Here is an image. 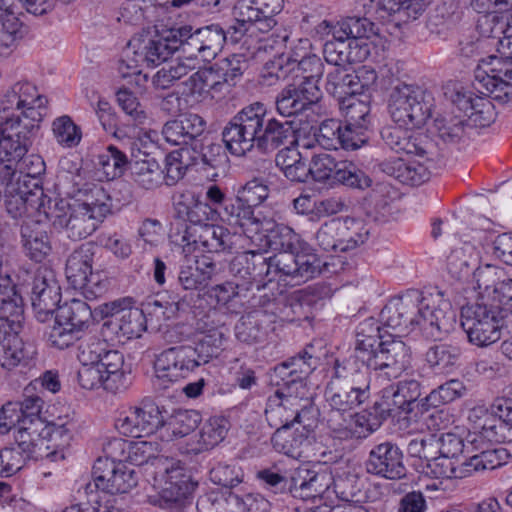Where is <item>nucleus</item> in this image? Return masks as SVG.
Returning <instances> with one entry per match:
<instances>
[{"label": "nucleus", "mask_w": 512, "mask_h": 512, "mask_svg": "<svg viewBox=\"0 0 512 512\" xmlns=\"http://www.w3.org/2000/svg\"><path fill=\"white\" fill-rule=\"evenodd\" d=\"M225 148L236 157L256 151L263 155L274 153L275 165L283 172L302 157L290 145L296 142L294 122L271 116L266 105L253 102L241 108L221 131Z\"/></svg>", "instance_id": "nucleus-1"}, {"label": "nucleus", "mask_w": 512, "mask_h": 512, "mask_svg": "<svg viewBox=\"0 0 512 512\" xmlns=\"http://www.w3.org/2000/svg\"><path fill=\"white\" fill-rule=\"evenodd\" d=\"M385 326L409 332L418 327L427 339L441 340L456 324V311L448 301L430 307L429 299L417 289L391 298L380 313Z\"/></svg>", "instance_id": "nucleus-2"}, {"label": "nucleus", "mask_w": 512, "mask_h": 512, "mask_svg": "<svg viewBox=\"0 0 512 512\" xmlns=\"http://www.w3.org/2000/svg\"><path fill=\"white\" fill-rule=\"evenodd\" d=\"M433 101L426 89L398 82L389 95V113L396 124L406 129L420 128L431 116Z\"/></svg>", "instance_id": "nucleus-3"}, {"label": "nucleus", "mask_w": 512, "mask_h": 512, "mask_svg": "<svg viewBox=\"0 0 512 512\" xmlns=\"http://www.w3.org/2000/svg\"><path fill=\"white\" fill-rule=\"evenodd\" d=\"M499 56L482 59L475 69L478 89L485 88L501 102L512 101V33L498 41Z\"/></svg>", "instance_id": "nucleus-4"}, {"label": "nucleus", "mask_w": 512, "mask_h": 512, "mask_svg": "<svg viewBox=\"0 0 512 512\" xmlns=\"http://www.w3.org/2000/svg\"><path fill=\"white\" fill-rule=\"evenodd\" d=\"M39 131V126L25 121H7L0 126L1 178H11L19 162L28 153Z\"/></svg>", "instance_id": "nucleus-5"}, {"label": "nucleus", "mask_w": 512, "mask_h": 512, "mask_svg": "<svg viewBox=\"0 0 512 512\" xmlns=\"http://www.w3.org/2000/svg\"><path fill=\"white\" fill-rule=\"evenodd\" d=\"M310 169L312 178L318 182L331 181L362 190L370 187L372 183L371 178L353 162L338 161L328 153L314 155L310 162Z\"/></svg>", "instance_id": "nucleus-6"}, {"label": "nucleus", "mask_w": 512, "mask_h": 512, "mask_svg": "<svg viewBox=\"0 0 512 512\" xmlns=\"http://www.w3.org/2000/svg\"><path fill=\"white\" fill-rule=\"evenodd\" d=\"M377 78L376 71L366 65L357 70L352 66L328 68L325 89L338 102H342L351 96L364 95L376 84Z\"/></svg>", "instance_id": "nucleus-7"}, {"label": "nucleus", "mask_w": 512, "mask_h": 512, "mask_svg": "<svg viewBox=\"0 0 512 512\" xmlns=\"http://www.w3.org/2000/svg\"><path fill=\"white\" fill-rule=\"evenodd\" d=\"M410 347L399 337L389 335L378 344L377 350L364 366L385 380L398 378L410 365Z\"/></svg>", "instance_id": "nucleus-8"}, {"label": "nucleus", "mask_w": 512, "mask_h": 512, "mask_svg": "<svg viewBox=\"0 0 512 512\" xmlns=\"http://www.w3.org/2000/svg\"><path fill=\"white\" fill-rule=\"evenodd\" d=\"M167 411L151 400H144L139 406L130 407L115 422L116 429L123 435L141 438L150 436L165 428Z\"/></svg>", "instance_id": "nucleus-9"}, {"label": "nucleus", "mask_w": 512, "mask_h": 512, "mask_svg": "<svg viewBox=\"0 0 512 512\" xmlns=\"http://www.w3.org/2000/svg\"><path fill=\"white\" fill-rule=\"evenodd\" d=\"M271 75L278 80L286 79L290 74H295L294 81L301 84L302 87H314L317 91H321L318 82L323 76L324 65L320 57L315 54L299 55L294 52L292 55L281 56L272 63Z\"/></svg>", "instance_id": "nucleus-10"}, {"label": "nucleus", "mask_w": 512, "mask_h": 512, "mask_svg": "<svg viewBox=\"0 0 512 512\" xmlns=\"http://www.w3.org/2000/svg\"><path fill=\"white\" fill-rule=\"evenodd\" d=\"M192 346H173L156 355L154 360L155 384L165 389L170 383L185 378L197 368Z\"/></svg>", "instance_id": "nucleus-11"}, {"label": "nucleus", "mask_w": 512, "mask_h": 512, "mask_svg": "<svg viewBox=\"0 0 512 512\" xmlns=\"http://www.w3.org/2000/svg\"><path fill=\"white\" fill-rule=\"evenodd\" d=\"M170 237L177 245H195L208 253H232L235 249V235L227 228L214 224L202 226L201 229L185 227L181 233H172Z\"/></svg>", "instance_id": "nucleus-12"}, {"label": "nucleus", "mask_w": 512, "mask_h": 512, "mask_svg": "<svg viewBox=\"0 0 512 512\" xmlns=\"http://www.w3.org/2000/svg\"><path fill=\"white\" fill-rule=\"evenodd\" d=\"M23 272L31 279V303L37 317L44 321L60 306L61 288L52 269L41 266L31 275L28 270Z\"/></svg>", "instance_id": "nucleus-13"}, {"label": "nucleus", "mask_w": 512, "mask_h": 512, "mask_svg": "<svg viewBox=\"0 0 512 512\" xmlns=\"http://www.w3.org/2000/svg\"><path fill=\"white\" fill-rule=\"evenodd\" d=\"M364 468L367 474L387 480H400L407 474L403 452L391 441L374 445L364 462Z\"/></svg>", "instance_id": "nucleus-14"}, {"label": "nucleus", "mask_w": 512, "mask_h": 512, "mask_svg": "<svg viewBox=\"0 0 512 512\" xmlns=\"http://www.w3.org/2000/svg\"><path fill=\"white\" fill-rule=\"evenodd\" d=\"M314 346L306 345L298 354L277 364L274 372L283 381V388L305 393L306 380L317 368L319 356L314 354Z\"/></svg>", "instance_id": "nucleus-15"}, {"label": "nucleus", "mask_w": 512, "mask_h": 512, "mask_svg": "<svg viewBox=\"0 0 512 512\" xmlns=\"http://www.w3.org/2000/svg\"><path fill=\"white\" fill-rule=\"evenodd\" d=\"M207 128L206 120L192 112L180 113L176 118L167 121L162 128L164 139L181 148H192L194 142L204 137Z\"/></svg>", "instance_id": "nucleus-16"}, {"label": "nucleus", "mask_w": 512, "mask_h": 512, "mask_svg": "<svg viewBox=\"0 0 512 512\" xmlns=\"http://www.w3.org/2000/svg\"><path fill=\"white\" fill-rule=\"evenodd\" d=\"M403 126H387L381 130V137L385 145L397 153H406L419 157L433 154L435 145L428 135L413 133Z\"/></svg>", "instance_id": "nucleus-17"}, {"label": "nucleus", "mask_w": 512, "mask_h": 512, "mask_svg": "<svg viewBox=\"0 0 512 512\" xmlns=\"http://www.w3.org/2000/svg\"><path fill=\"white\" fill-rule=\"evenodd\" d=\"M305 393L294 390H286L283 387L267 399L265 417L268 424L280 429H288L295 423V409L300 406V400Z\"/></svg>", "instance_id": "nucleus-18"}, {"label": "nucleus", "mask_w": 512, "mask_h": 512, "mask_svg": "<svg viewBox=\"0 0 512 512\" xmlns=\"http://www.w3.org/2000/svg\"><path fill=\"white\" fill-rule=\"evenodd\" d=\"M327 426L333 437L339 440L364 439L372 432L371 419L365 413L329 411Z\"/></svg>", "instance_id": "nucleus-19"}, {"label": "nucleus", "mask_w": 512, "mask_h": 512, "mask_svg": "<svg viewBox=\"0 0 512 512\" xmlns=\"http://www.w3.org/2000/svg\"><path fill=\"white\" fill-rule=\"evenodd\" d=\"M321 96V91H317L314 87H302L301 84L293 81L276 96V110L284 117L295 116L317 103Z\"/></svg>", "instance_id": "nucleus-20"}, {"label": "nucleus", "mask_w": 512, "mask_h": 512, "mask_svg": "<svg viewBox=\"0 0 512 512\" xmlns=\"http://www.w3.org/2000/svg\"><path fill=\"white\" fill-rule=\"evenodd\" d=\"M220 219L230 226L240 227L245 234L261 233V227H267L270 218L255 212V208L239 201L238 197L226 203L224 211H220Z\"/></svg>", "instance_id": "nucleus-21"}, {"label": "nucleus", "mask_w": 512, "mask_h": 512, "mask_svg": "<svg viewBox=\"0 0 512 512\" xmlns=\"http://www.w3.org/2000/svg\"><path fill=\"white\" fill-rule=\"evenodd\" d=\"M332 483L333 477L330 473L297 468L293 471L291 496L302 500L322 498Z\"/></svg>", "instance_id": "nucleus-22"}, {"label": "nucleus", "mask_w": 512, "mask_h": 512, "mask_svg": "<svg viewBox=\"0 0 512 512\" xmlns=\"http://www.w3.org/2000/svg\"><path fill=\"white\" fill-rule=\"evenodd\" d=\"M369 54L368 44L355 40L327 41L323 47V56L329 68L349 67L353 63L364 61Z\"/></svg>", "instance_id": "nucleus-23"}, {"label": "nucleus", "mask_w": 512, "mask_h": 512, "mask_svg": "<svg viewBox=\"0 0 512 512\" xmlns=\"http://www.w3.org/2000/svg\"><path fill=\"white\" fill-rule=\"evenodd\" d=\"M229 271L235 277L247 280V283H260L267 278L269 280V265L266 256L259 251H245L237 254L229 264Z\"/></svg>", "instance_id": "nucleus-24"}, {"label": "nucleus", "mask_w": 512, "mask_h": 512, "mask_svg": "<svg viewBox=\"0 0 512 512\" xmlns=\"http://www.w3.org/2000/svg\"><path fill=\"white\" fill-rule=\"evenodd\" d=\"M197 487V483L179 466L166 468L164 483L160 492L161 499L170 505L184 506L186 500Z\"/></svg>", "instance_id": "nucleus-25"}, {"label": "nucleus", "mask_w": 512, "mask_h": 512, "mask_svg": "<svg viewBox=\"0 0 512 512\" xmlns=\"http://www.w3.org/2000/svg\"><path fill=\"white\" fill-rule=\"evenodd\" d=\"M0 353V364L6 370H13L16 367L30 369L35 366L37 350L32 343H25L13 333L3 343Z\"/></svg>", "instance_id": "nucleus-26"}, {"label": "nucleus", "mask_w": 512, "mask_h": 512, "mask_svg": "<svg viewBox=\"0 0 512 512\" xmlns=\"http://www.w3.org/2000/svg\"><path fill=\"white\" fill-rule=\"evenodd\" d=\"M41 220H24L20 226L21 243L26 256L35 262H41L51 252V243L47 232L40 225Z\"/></svg>", "instance_id": "nucleus-27"}, {"label": "nucleus", "mask_w": 512, "mask_h": 512, "mask_svg": "<svg viewBox=\"0 0 512 512\" xmlns=\"http://www.w3.org/2000/svg\"><path fill=\"white\" fill-rule=\"evenodd\" d=\"M97 247L87 242L78 246L68 256L65 265V275L69 285L74 288L82 285L86 277L93 271V262Z\"/></svg>", "instance_id": "nucleus-28"}, {"label": "nucleus", "mask_w": 512, "mask_h": 512, "mask_svg": "<svg viewBox=\"0 0 512 512\" xmlns=\"http://www.w3.org/2000/svg\"><path fill=\"white\" fill-rule=\"evenodd\" d=\"M101 371L106 375L107 391L111 393H118L124 391L130 385V377L123 370L124 356L123 354L114 349H104V353L97 363Z\"/></svg>", "instance_id": "nucleus-29"}, {"label": "nucleus", "mask_w": 512, "mask_h": 512, "mask_svg": "<svg viewBox=\"0 0 512 512\" xmlns=\"http://www.w3.org/2000/svg\"><path fill=\"white\" fill-rule=\"evenodd\" d=\"M355 360H348L342 365L338 360L334 365V377L355 393L359 399L366 401L370 397V376L367 366L354 368Z\"/></svg>", "instance_id": "nucleus-30"}, {"label": "nucleus", "mask_w": 512, "mask_h": 512, "mask_svg": "<svg viewBox=\"0 0 512 512\" xmlns=\"http://www.w3.org/2000/svg\"><path fill=\"white\" fill-rule=\"evenodd\" d=\"M103 328L127 339L139 338L147 329V318L140 308L131 305L129 309H124L121 316L107 319Z\"/></svg>", "instance_id": "nucleus-31"}, {"label": "nucleus", "mask_w": 512, "mask_h": 512, "mask_svg": "<svg viewBox=\"0 0 512 512\" xmlns=\"http://www.w3.org/2000/svg\"><path fill=\"white\" fill-rule=\"evenodd\" d=\"M380 330L378 321L372 317L360 322L356 328L355 359L361 361L363 366L377 350L379 342L385 339Z\"/></svg>", "instance_id": "nucleus-32"}, {"label": "nucleus", "mask_w": 512, "mask_h": 512, "mask_svg": "<svg viewBox=\"0 0 512 512\" xmlns=\"http://www.w3.org/2000/svg\"><path fill=\"white\" fill-rule=\"evenodd\" d=\"M79 199L76 201L84 206L99 221H103L112 213L113 201L109 193L102 185L85 184L78 192Z\"/></svg>", "instance_id": "nucleus-33"}, {"label": "nucleus", "mask_w": 512, "mask_h": 512, "mask_svg": "<svg viewBox=\"0 0 512 512\" xmlns=\"http://www.w3.org/2000/svg\"><path fill=\"white\" fill-rule=\"evenodd\" d=\"M179 155L192 165L202 164L215 168L221 162L225 153L220 143L204 136L200 141L194 142L192 148H181Z\"/></svg>", "instance_id": "nucleus-34"}, {"label": "nucleus", "mask_w": 512, "mask_h": 512, "mask_svg": "<svg viewBox=\"0 0 512 512\" xmlns=\"http://www.w3.org/2000/svg\"><path fill=\"white\" fill-rule=\"evenodd\" d=\"M493 271L480 272L477 280L479 288L484 287L483 295L501 314L512 309V278L488 284Z\"/></svg>", "instance_id": "nucleus-35"}, {"label": "nucleus", "mask_w": 512, "mask_h": 512, "mask_svg": "<svg viewBox=\"0 0 512 512\" xmlns=\"http://www.w3.org/2000/svg\"><path fill=\"white\" fill-rule=\"evenodd\" d=\"M132 181L140 188L154 190L163 182V170L154 158L132 160L129 165Z\"/></svg>", "instance_id": "nucleus-36"}, {"label": "nucleus", "mask_w": 512, "mask_h": 512, "mask_svg": "<svg viewBox=\"0 0 512 512\" xmlns=\"http://www.w3.org/2000/svg\"><path fill=\"white\" fill-rule=\"evenodd\" d=\"M468 419L474 423V429L490 442H500L504 438L503 430L506 428L502 420L483 406L470 410Z\"/></svg>", "instance_id": "nucleus-37"}, {"label": "nucleus", "mask_w": 512, "mask_h": 512, "mask_svg": "<svg viewBox=\"0 0 512 512\" xmlns=\"http://www.w3.org/2000/svg\"><path fill=\"white\" fill-rule=\"evenodd\" d=\"M262 232L266 233L269 248L278 252L297 251L305 242L291 227L276 224L272 219L267 227H261Z\"/></svg>", "instance_id": "nucleus-38"}, {"label": "nucleus", "mask_w": 512, "mask_h": 512, "mask_svg": "<svg viewBox=\"0 0 512 512\" xmlns=\"http://www.w3.org/2000/svg\"><path fill=\"white\" fill-rule=\"evenodd\" d=\"M99 223L101 221L90 214L87 208L75 202L63 229L68 238L79 241L90 236L97 229Z\"/></svg>", "instance_id": "nucleus-39"}, {"label": "nucleus", "mask_w": 512, "mask_h": 512, "mask_svg": "<svg viewBox=\"0 0 512 512\" xmlns=\"http://www.w3.org/2000/svg\"><path fill=\"white\" fill-rule=\"evenodd\" d=\"M175 51L170 29L165 36L143 40L134 53L147 65L155 66L165 62Z\"/></svg>", "instance_id": "nucleus-40"}, {"label": "nucleus", "mask_w": 512, "mask_h": 512, "mask_svg": "<svg viewBox=\"0 0 512 512\" xmlns=\"http://www.w3.org/2000/svg\"><path fill=\"white\" fill-rule=\"evenodd\" d=\"M55 312L57 321L77 329L80 333L88 327L93 316L91 307L75 298L60 305Z\"/></svg>", "instance_id": "nucleus-41"}, {"label": "nucleus", "mask_w": 512, "mask_h": 512, "mask_svg": "<svg viewBox=\"0 0 512 512\" xmlns=\"http://www.w3.org/2000/svg\"><path fill=\"white\" fill-rule=\"evenodd\" d=\"M501 317L461 325L468 340L478 347L489 346L501 337Z\"/></svg>", "instance_id": "nucleus-42"}, {"label": "nucleus", "mask_w": 512, "mask_h": 512, "mask_svg": "<svg viewBox=\"0 0 512 512\" xmlns=\"http://www.w3.org/2000/svg\"><path fill=\"white\" fill-rule=\"evenodd\" d=\"M1 180L6 182L5 193L22 196L32 209L45 194L39 179L17 174V171L11 178H1Z\"/></svg>", "instance_id": "nucleus-43"}, {"label": "nucleus", "mask_w": 512, "mask_h": 512, "mask_svg": "<svg viewBox=\"0 0 512 512\" xmlns=\"http://www.w3.org/2000/svg\"><path fill=\"white\" fill-rule=\"evenodd\" d=\"M369 235L363 221L355 218H338L339 251L346 252L363 244Z\"/></svg>", "instance_id": "nucleus-44"}, {"label": "nucleus", "mask_w": 512, "mask_h": 512, "mask_svg": "<svg viewBox=\"0 0 512 512\" xmlns=\"http://www.w3.org/2000/svg\"><path fill=\"white\" fill-rule=\"evenodd\" d=\"M48 433L45 421L21 423L15 434L17 449L29 458L39 443L47 439Z\"/></svg>", "instance_id": "nucleus-45"}, {"label": "nucleus", "mask_w": 512, "mask_h": 512, "mask_svg": "<svg viewBox=\"0 0 512 512\" xmlns=\"http://www.w3.org/2000/svg\"><path fill=\"white\" fill-rule=\"evenodd\" d=\"M474 251L475 248L468 243L451 250L447 256V271L451 277L461 280L473 272L477 265Z\"/></svg>", "instance_id": "nucleus-46"}, {"label": "nucleus", "mask_w": 512, "mask_h": 512, "mask_svg": "<svg viewBox=\"0 0 512 512\" xmlns=\"http://www.w3.org/2000/svg\"><path fill=\"white\" fill-rule=\"evenodd\" d=\"M333 488L337 498L345 503L349 509L366 512L361 506L364 493L359 478L353 474L339 476L333 479Z\"/></svg>", "instance_id": "nucleus-47"}, {"label": "nucleus", "mask_w": 512, "mask_h": 512, "mask_svg": "<svg viewBox=\"0 0 512 512\" xmlns=\"http://www.w3.org/2000/svg\"><path fill=\"white\" fill-rule=\"evenodd\" d=\"M172 43L176 46V51H181L188 61L201 58V31L200 27L195 28L191 25H184L171 29Z\"/></svg>", "instance_id": "nucleus-48"}, {"label": "nucleus", "mask_w": 512, "mask_h": 512, "mask_svg": "<svg viewBox=\"0 0 512 512\" xmlns=\"http://www.w3.org/2000/svg\"><path fill=\"white\" fill-rule=\"evenodd\" d=\"M462 354L461 348L453 343L434 344L425 353L427 365L439 372H444L455 366Z\"/></svg>", "instance_id": "nucleus-49"}, {"label": "nucleus", "mask_w": 512, "mask_h": 512, "mask_svg": "<svg viewBox=\"0 0 512 512\" xmlns=\"http://www.w3.org/2000/svg\"><path fill=\"white\" fill-rule=\"evenodd\" d=\"M256 479L264 489L274 494H290L293 487V472L281 469L277 464L256 472Z\"/></svg>", "instance_id": "nucleus-50"}, {"label": "nucleus", "mask_w": 512, "mask_h": 512, "mask_svg": "<svg viewBox=\"0 0 512 512\" xmlns=\"http://www.w3.org/2000/svg\"><path fill=\"white\" fill-rule=\"evenodd\" d=\"M227 433L226 420L223 418H211L205 422L199 433L197 441L188 449L189 452L199 454L212 449L225 438Z\"/></svg>", "instance_id": "nucleus-51"}, {"label": "nucleus", "mask_w": 512, "mask_h": 512, "mask_svg": "<svg viewBox=\"0 0 512 512\" xmlns=\"http://www.w3.org/2000/svg\"><path fill=\"white\" fill-rule=\"evenodd\" d=\"M325 396L331 411H351L365 402L335 377L328 383Z\"/></svg>", "instance_id": "nucleus-52"}, {"label": "nucleus", "mask_w": 512, "mask_h": 512, "mask_svg": "<svg viewBox=\"0 0 512 512\" xmlns=\"http://www.w3.org/2000/svg\"><path fill=\"white\" fill-rule=\"evenodd\" d=\"M415 417L418 418L420 427L423 430L426 428L430 431H438L446 429L453 423V416L449 409L441 406H426L424 399L417 404V411Z\"/></svg>", "instance_id": "nucleus-53"}, {"label": "nucleus", "mask_w": 512, "mask_h": 512, "mask_svg": "<svg viewBox=\"0 0 512 512\" xmlns=\"http://www.w3.org/2000/svg\"><path fill=\"white\" fill-rule=\"evenodd\" d=\"M225 341L223 328L209 329L198 340L195 346H192L194 360L197 361V367L208 363L213 357H216L222 349Z\"/></svg>", "instance_id": "nucleus-54"}, {"label": "nucleus", "mask_w": 512, "mask_h": 512, "mask_svg": "<svg viewBox=\"0 0 512 512\" xmlns=\"http://www.w3.org/2000/svg\"><path fill=\"white\" fill-rule=\"evenodd\" d=\"M225 341L223 328L209 329L198 340L195 346H192L194 360L197 361V367L208 363L213 357H216L222 349Z\"/></svg>", "instance_id": "nucleus-55"}, {"label": "nucleus", "mask_w": 512, "mask_h": 512, "mask_svg": "<svg viewBox=\"0 0 512 512\" xmlns=\"http://www.w3.org/2000/svg\"><path fill=\"white\" fill-rule=\"evenodd\" d=\"M297 280L296 284L318 276L327 263L317 255L315 249L307 242L297 250Z\"/></svg>", "instance_id": "nucleus-56"}, {"label": "nucleus", "mask_w": 512, "mask_h": 512, "mask_svg": "<svg viewBox=\"0 0 512 512\" xmlns=\"http://www.w3.org/2000/svg\"><path fill=\"white\" fill-rule=\"evenodd\" d=\"M365 99H359L357 96H351L342 102H339L340 109L344 114L345 122L350 125H365L371 128V108L369 96L363 95Z\"/></svg>", "instance_id": "nucleus-57"}, {"label": "nucleus", "mask_w": 512, "mask_h": 512, "mask_svg": "<svg viewBox=\"0 0 512 512\" xmlns=\"http://www.w3.org/2000/svg\"><path fill=\"white\" fill-rule=\"evenodd\" d=\"M201 414L196 410H176L166 420L165 429L174 437H185L192 433L201 423Z\"/></svg>", "instance_id": "nucleus-58"}, {"label": "nucleus", "mask_w": 512, "mask_h": 512, "mask_svg": "<svg viewBox=\"0 0 512 512\" xmlns=\"http://www.w3.org/2000/svg\"><path fill=\"white\" fill-rule=\"evenodd\" d=\"M474 87L475 89L485 95L486 97L479 96L478 99H474V107L473 110H471L468 118L470 121L474 123L476 126L480 127H486L489 126L491 123L495 121L496 118V111L495 107L491 101V99L496 100L494 94L487 91L485 88L478 89L477 86L479 85L474 78ZM499 102V100L497 99ZM500 103H502L500 101Z\"/></svg>", "instance_id": "nucleus-59"}, {"label": "nucleus", "mask_w": 512, "mask_h": 512, "mask_svg": "<svg viewBox=\"0 0 512 512\" xmlns=\"http://www.w3.org/2000/svg\"><path fill=\"white\" fill-rule=\"evenodd\" d=\"M466 120L463 116L445 113L434 121L438 137L445 143L459 142L465 133Z\"/></svg>", "instance_id": "nucleus-60"}, {"label": "nucleus", "mask_w": 512, "mask_h": 512, "mask_svg": "<svg viewBox=\"0 0 512 512\" xmlns=\"http://www.w3.org/2000/svg\"><path fill=\"white\" fill-rule=\"evenodd\" d=\"M192 61L177 60L164 65L153 77V85L159 89H167L176 81L185 78L195 66Z\"/></svg>", "instance_id": "nucleus-61"}, {"label": "nucleus", "mask_w": 512, "mask_h": 512, "mask_svg": "<svg viewBox=\"0 0 512 512\" xmlns=\"http://www.w3.org/2000/svg\"><path fill=\"white\" fill-rule=\"evenodd\" d=\"M201 31V60L211 61L222 50L226 41V33L219 24L200 27Z\"/></svg>", "instance_id": "nucleus-62"}, {"label": "nucleus", "mask_w": 512, "mask_h": 512, "mask_svg": "<svg viewBox=\"0 0 512 512\" xmlns=\"http://www.w3.org/2000/svg\"><path fill=\"white\" fill-rule=\"evenodd\" d=\"M187 220L190 226L186 223L180 224L176 233H181L185 227L189 229H201L202 226H211L210 221H216L220 218V211L216 207H212L207 202L196 201L192 206L186 208Z\"/></svg>", "instance_id": "nucleus-63"}, {"label": "nucleus", "mask_w": 512, "mask_h": 512, "mask_svg": "<svg viewBox=\"0 0 512 512\" xmlns=\"http://www.w3.org/2000/svg\"><path fill=\"white\" fill-rule=\"evenodd\" d=\"M12 403L18 406L22 423L44 421L40 416L44 400L36 393L35 384H28L23 390L22 400Z\"/></svg>", "instance_id": "nucleus-64"}]
</instances>
